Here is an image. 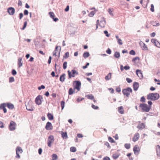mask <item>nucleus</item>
Masks as SVG:
<instances>
[{"label": "nucleus", "instance_id": "obj_59", "mask_svg": "<svg viewBox=\"0 0 160 160\" xmlns=\"http://www.w3.org/2000/svg\"><path fill=\"white\" fill-rule=\"evenodd\" d=\"M89 62L86 63V65L85 66H84L82 67V68L83 69H85L88 66H89Z\"/></svg>", "mask_w": 160, "mask_h": 160}, {"label": "nucleus", "instance_id": "obj_31", "mask_svg": "<svg viewBox=\"0 0 160 160\" xmlns=\"http://www.w3.org/2000/svg\"><path fill=\"white\" fill-rule=\"evenodd\" d=\"M69 54L68 52H66L63 56V59H67L69 57Z\"/></svg>", "mask_w": 160, "mask_h": 160}, {"label": "nucleus", "instance_id": "obj_43", "mask_svg": "<svg viewBox=\"0 0 160 160\" xmlns=\"http://www.w3.org/2000/svg\"><path fill=\"white\" fill-rule=\"evenodd\" d=\"M67 62H64L63 64V68L64 69H65L67 67Z\"/></svg>", "mask_w": 160, "mask_h": 160}, {"label": "nucleus", "instance_id": "obj_57", "mask_svg": "<svg viewBox=\"0 0 160 160\" xmlns=\"http://www.w3.org/2000/svg\"><path fill=\"white\" fill-rule=\"evenodd\" d=\"M106 52L107 53L110 54L111 53V50L109 48H108L106 51Z\"/></svg>", "mask_w": 160, "mask_h": 160}, {"label": "nucleus", "instance_id": "obj_47", "mask_svg": "<svg viewBox=\"0 0 160 160\" xmlns=\"http://www.w3.org/2000/svg\"><path fill=\"white\" fill-rule=\"evenodd\" d=\"M150 10L152 12H154V5L153 4H151V8L150 9Z\"/></svg>", "mask_w": 160, "mask_h": 160}, {"label": "nucleus", "instance_id": "obj_46", "mask_svg": "<svg viewBox=\"0 0 160 160\" xmlns=\"http://www.w3.org/2000/svg\"><path fill=\"white\" fill-rule=\"evenodd\" d=\"M129 54L130 55H135L136 53L135 51L134 50H132L129 52Z\"/></svg>", "mask_w": 160, "mask_h": 160}, {"label": "nucleus", "instance_id": "obj_13", "mask_svg": "<svg viewBox=\"0 0 160 160\" xmlns=\"http://www.w3.org/2000/svg\"><path fill=\"white\" fill-rule=\"evenodd\" d=\"M6 105L5 103H3L0 105V110L3 109L4 113L7 112V109L5 107Z\"/></svg>", "mask_w": 160, "mask_h": 160}, {"label": "nucleus", "instance_id": "obj_10", "mask_svg": "<svg viewBox=\"0 0 160 160\" xmlns=\"http://www.w3.org/2000/svg\"><path fill=\"white\" fill-rule=\"evenodd\" d=\"M16 123L13 121H11V131H14L16 128Z\"/></svg>", "mask_w": 160, "mask_h": 160}, {"label": "nucleus", "instance_id": "obj_7", "mask_svg": "<svg viewBox=\"0 0 160 160\" xmlns=\"http://www.w3.org/2000/svg\"><path fill=\"white\" fill-rule=\"evenodd\" d=\"M43 99L42 97L40 95H39L35 98V102L38 105H41L42 104Z\"/></svg>", "mask_w": 160, "mask_h": 160}, {"label": "nucleus", "instance_id": "obj_62", "mask_svg": "<svg viewBox=\"0 0 160 160\" xmlns=\"http://www.w3.org/2000/svg\"><path fill=\"white\" fill-rule=\"evenodd\" d=\"M104 145L105 146H107L108 148H111L110 146V145H109V143H108V142H105V143H104Z\"/></svg>", "mask_w": 160, "mask_h": 160}, {"label": "nucleus", "instance_id": "obj_4", "mask_svg": "<svg viewBox=\"0 0 160 160\" xmlns=\"http://www.w3.org/2000/svg\"><path fill=\"white\" fill-rule=\"evenodd\" d=\"M132 88L129 87L126 88L122 90L123 94L127 97L129 96L130 94V92H132Z\"/></svg>", "mask_w": 160, "mask_h": 160}, {"label": "nucleus", "instance_id": "obj_38", "mask_svg": "<svg viewBox=\"0 0 160 160\" xmlns=\"http://www.w3.org/2000/svg\"><path fill=\"white\" fill-rule=\"evenodd\" d=\"M65 102L64 101H62L61 102V105L62 108V110L65 106Z\"/></svg>", "mask_w": 160, "mask_h": 160}, {"label": "nucleus", "instance_id": "obj_44", "mask_svg": "<svg viewBox=\"0 0 160 160\" xmlns=\"http://www.w3.org/2000/svg\"><path fill=\"white\" fill-rule=\"evenodd\" d=\"M11 73L13 75L15 76L16 75L17 72L15 70L13 69L12 70Z\"/></svg>", "mask_w": 160, "mask_h": 160}, {"label": "nucleus", "instance_id": "obj_51", "mask_svg": "<svg viewBox=\"0 0 160 160\" xmlns=\"http://www.w3.org/2000/svg\"><path fill=\"white\" fill-rule=\"evenodd\" d=\"M118 43L119 45H122L123 44L122 42V40L120 38L119 39H118L117 40Z\"/></svg>", "mask_w": 160, "mask_h": 160}, {"label": "nucleus", "instance_id": "obj_29", "mask_svg": "<svg viewBox=\"0 0 160 160\" xmlns=\"http://www.w3.org/2000/svg\"><path fill=\"white\" fill-rule=\"evenodd\" d=\"M74 89L73 90L72 88H70L68 90V94L70 95H72L74 92Z\"/></svg>", "mask_w": 160, "mask_h": 160}, {"label": "nucleus", "instance_id": "obj_27", "mask_svg": "<svg viewBox=\"0 0 160 160\" xmlns=\"http://www.w3.org/2000/svg\"><path fill=\"white\" fill-rule=\"evenodd\" d=\"M105 23L106 21L105 20L101 21L100 22L99 25L101 28H104V27Z\"/></svg>", "mask_w": 160, "mask_h": 160}, {"label": "nucleus", "instance_id": "obj_30", "mask_svg": "<svg viewBox=\"0 0 160 160\" xmlns=\"http://www.w3.org/2000/svg\"><path fill=\"white\" fill-rule=\"evenodd\" d=\"M58 48H60L59 51V52H58V58H59V57H60V52H61V48L60 46H59V47L58 46H57L55 47V50L54 51H55L56 52L58 51Z\"/></svg>", "mask_w": 160, "mask_h": 160}, {"label": "nucleus", "instance_id": "obj_26", "mask_svg": "<svg viewBox=\"0 0 160 160\" xmlns=\"http://www.w3.org/2000/svg\"><path fill=\"white\" fill-rule=\"evenodd\" d=\"M89 56V53L88 52H84L83 54V56L85 58H88Z\"/></svg>", "mask_w": 160, "mask_h": 160}, {"label": "nucleus", "instance_id": "obj_39", "mask_svg": "<svg viewBox=\"0 0 160 160\" xmlns=\"http://www.w3.org/2000/svg\"><path fill=\"white\" fill-rule=\"evenodd\" d=\"M27 24V22L26 21L24 22V24L23 26V27L21 28L22 30H24L26 28Z\"/></svg>", "mask_w": 160, "mask_h": 160}, {"label": "nucleus", "instance_id": "obj_21", "mask_svg": "<svg viewBox=\"0 0 160 160\" xmlns=\"http://www.w3.org/2000/svg\"><path fill=\"white\" fill-rule=\"evenodd\" d=\"M61 134L63 138L66 139L68 138L67 133L66 132H62Z\"/></svg>", "mask_w": 160, "mask_h": 160}, {"label": "nucleus", "instance_id": "obj_64", "mask_svg": "<svg viewBox=\"0 0 160 160\" xmlns=\"http://www.w3.org/2000/svg\"><path fill=\"white\" fill-rule=\"evenodd\" d=\"M103 160H110V158L107 156L104 157L103 158Z\"/></svg>", "mask_w": 160, "mask_h": 160}, {"label": "nucleus", "instance_id": "obj_8", "mask_svg": "<svg viewBox=\"0 0 160 160\" xmlns=\"http://www.w3.org/2000/svg\"><path fill=\"white\" fill-rule=\"evenodd\" d=\"M140 148L137 145H135L133 148L134 154L136 155H138L140 152Z\"/></svg>", "mask_w": 160, "mask_h": 160}, {"label": "nucleus", "instance_id": "obj_28", "mask_svg": "<svg viewBox=\"0 0 160 160\" xmlns=\"http://www.w3.org/2000/svg\"><path fill=\"white\" fill-rule=\"evenodd\" d=\"M86 96L87 97L88 99L90 100H93L94 99V96L92 94L87 95Z\"/></svg>", "mask_w": 160, "mask_h": 160}, {"label": "nucleus", "instance_id": "obj_50", "mask_svg": "<svg viewBox=\"0 0 160 160\" xmlns=\"http://www.w3.org/2000/svg\"><path fill=\"white\" fill-rule=\"evenodd\" d=\"M45 88V86L44 85H41V86L38 87V89L39 90H41L42 89H44Z\"/></svg>", "mask_w": 160, "mask_h": 160}, {"label": "nucleus", "instance_id": "obj_58", "mask_svg": "<svg viewBox=\"0 0 160 160\" xmlns=\"http://www.w3.org/2000/svg\"><path fill=\"white\" fill-rule=\"evenodd\" d=\"M157 39H151V42L152 43L154 44V45L156 44V42H157Z\"/></svg>", "mask_w": 160, "mask_h": 160}, {"label": "nucleus", "instance_id": "obj_22", "mask_svg": "<svg viewBox=\"0 0 160 160\" xmlns=\"http://www.w3.org/2000/svg\"><path fill=\"white\" fill-rule=\"evenodd\" d=\"M47 116L49 120H52L53 119V115L51 113L48 112L47 114Z\"/></svg>", "mask_w": 160, "mask_h": 160}, {"label": "nucleus", "instance_id": "obj_49", "mask_svg": "<svg viewBox=\"0 0 160 160\" xmlns=\"http://www.w3.org/2000/svg\"><path fill=\"white\" fill-rule=\"evenodd\" d=\"M92 107L93 109H96V110L98 109L99 108L98 107V106H95L93 104H92Z\"/></svg>", "mask_w": 160, "mask_h": 160}, {"label": "nucleus", "instance_id": "obj_53", "mask_svg": "<svg viewBox=\"0 0 160 160\" xmlns=\"http://www.w3.org/2000/svg\"><path fill=\"white\" fill-rule=\"evenodd\" d=\"M126 80L128 83H130L132 81V80L131 79L128 78H126Z\"/></svg>", "mask_w": 160, "mask_h": 160}, {"label": "nucleus", "instance_id": "obj_41", "mask_svg": "<svg viewBox=\"0 0 160 160\" xmlns=\"http://www.w3.org/2000/svg\"><path fill=\"white\" fill-rule=\"evenodd\" d=\"M152 25L154 26H158L159 25V23L158 22H156L154 21H153L152 22Z\"/></svg>", "mask_w": 160, "mask_h": 160}, {"label": "nucleus", "instance_id": "obj_14", "mask_svg": "<svg viewBox=\"0 0 160 160\" xmlns=\"http://www.w3.org/2000/svg\"><path fill=\"white\" fill-rule=\"evenodd\" d=\"M136 74L140 78H143L142 73L141 71L139 69H137L136 71Z\"/></svg>", "mask_w": 160, "mask_h": 160}, {"label": "nucleus", "instance_id": "obj_5", "mask_svg": "<svg viewBox=\"0 0 160 160\" xmlns=\"http://www.w3.org/2000/svg\"><path fill=\"white\" fill-rule=\"evenodd\" d=\"M68 78H71L72 77H74L76 75H78V72L75 69H72L71 71L68 70Z\"/></svg>", "mask_w": 160, "mask_h": 160}, {"label": "nucleus", "instance_id": "obj_12", "mask_svg": "<svg viewBox=\"0 0 160 160\" xmlns=\"http://www.w3.org/2000/svg\"><path fill=\"white\" fill-rule=\"evenodd\" d=\"M22 58L20 57L18 58V68L21 67L22 66Z\"/></svg>", "mask_w": 160, "mask_h": 160}, {"label": "nucleus", "instance_id": "obj_20", "mask_svg": "<svg viewBox=\"0 0 160 160\" xmlns=\"http://www.w3.org/2000/svg\"><path fill=\"white\" fill-rule=\"evenodd\" d=\"M113 56L116 58H119L120 56V53L119 52L116 51L115 52Z\"/></svg>", "mask_w": 160, "mask_h": 160}, {"label": "nucleus", "instance_id": "obj_25", "mask_svg": "<svg viewBox=\"0 0 160 160\" xmlns=\"http://www.w3.org/2000/svg\"><path fill=\"white\" fill-rule=\"evenodd\" d=\"M23 151L21 148L19 147H18L16 148V152H19L21 153Z\"/></svg>", "mask_w": 160, "mask_h": 160}, {"label": "nucleus", "instance_id": "obj_18", "mask_svg": "<svg viewBox=\"0 0 160 160\" xmlns=\"http://www.w3.org/2000/svg\"><path fill=\"white\" fill-rule=\"evenodd\" d=\"M65 75H66L65 73H63L60 76L59 79L61 82H62L64 81L65 78Z\"/></svg>", "mask_w": 160, "mask_h": 160}, {"label": "nucleus", "instance_id": "obj_37", "mask_svg": "<svg viewBox=\"0 0 160 160\" xmlns=\"http://www.w3.org/2000/svg\"><path fill=\"white\" fill-rule=\"evenodd\" d=\"M131 144L130 143H126L124 144L125 148L128 149L130 148Z\"/></svg>", "mask_w": 160, "mask_h": 160}, {"label": "nucleus", "instance_id": "obj_2", "mask_svg": "<svg viewBox=\"0 0 160 160\" xmlns=\"http://www.w3.org/2000/svg\"><path fill=\"white\" fill-rule=\"evenodd\" d=\"M139 107L141 108L143 112H148L150 110V107H148V105L144 103H140Z\"/></svg>", "mask_w": 160, "mask_h": 160}, {"label": "nucleus", "instance_id": "obj_34", "mask_svg": "<svg viewBox=\"0 0 160 160\" xmlns=\"http://www.w3.org/2000/svg\"><path fill=\"white\" fill-rule=\"evenodd\" d=\"M70 151L71 152H74L76 151V148L75 147H72L70 148Z\"/></svg>", "mask_w": 160, "mask_h": 160}, {"label": "nucleus", "instance_id": "obj_54", "mask_svg": "<svg viewBox=\"0 0 160 160\" xmlns=\"http://www.w3.org/2000/svg\"><path fill=\"white\" fill-rule=\"evenodd\" d=\"M139 59H140V58L139 57H136L135 58H133V59L132 60V62H134L136 60H139Z\"/></svg>", "mask_w": 160, "mask_h": 160}, {"label": "nucleus", "instance_id": "obj_16", "mask_svg": "<svg viewBox=\"0 0 160 160\" xmlns=\"http://www.w3.org/2000/svg\"><path fill=\"white\" fill-rule=\"evenodd\" d=\"M118 111L121 114H123L124 113L123 108L122 106L119 107L118 108Z\"/></svg>", "mask_w": 160, "mask_h": 160}, {"label": "nucleus", "instance_id": "obj_24", "mask_svg": "<svg viewBox=\"0 0 160 160\" xmlns=\"http://www.w3.org/2000/svg\"><path fill=\"white\" fill-rule=\"evenodd\" d=\"M26 109L28 111H33V109L32 107H30L29 104H27L26 105Z\"/></svg>", "mask_w": 160, "mask_h": 160}, {"label": "nucleus", "instance_id": "obj_40", "mask_svg": "<svg viewBox=\"0 0 160 160\" xmlns=\"http://www.w3.org/2000/svg\"><path fill=\"white\" fill-rule=\"evenodd\" d=\"M49 14L50 17L52 18H54L55 17L54 14L52 12H49Z\"/></svg>", "mask_w": 160, "mask_h": 160}, {"label": "nucleus", "instance_id": "obj_32", "mask_svg": "<svg viewBox=\"0 0 160 160\" xmlns=\"http://www.w3.org/2000/svg\"><path fill=\"white\" fill-rule=\"evenodd\" d=\"M108 12L109 14L111 16H113V14L112 13V12L113 11V9L112 8H109L108 9Z\"/></svg>", "mask_w": 160, "mask_h": 160}, {"label": "nucleus", "instance_id": "obj_35", "mask_svg": "<svg viewBox=\"0 0 160 160\" xmlns=\"http://www.w3.org/2000/svg\"><path fill=\"white\" fill-rule=\"evenodd\" d=\"M15 12V10L14 8L11 7V15H13Z\"/></svg>", "mask_w": 160, "mask_h": 160}, {"label": "nucleus", "instance_id": "obj_23", "mask_svg": "<svg viewBox=\"0 0 160 160\" xmlns=\"http://www.w3.org/2000/svg\"><path fill=\"white\" fill-rule=\"evenodd\" d=\"M112 73L109 72L108 74L105 76V79L106 80H109L111 79V78Z\"/></svg>", "mask_w": 160, "mask_h": 160}, {"label": "nucleus", "instance_id": "obj_9", "mask_svg": "<svg viewBox=\"0 0 160 160\" xmlns=\"http://www.w3.org/2000/svg\"><path fill=\"white\" fill-rule=\"evenodd\" d=\"M45 129L47 130H51L53 128V126L51 122H48L45 127Z\"/></svg>", "mask_w": 160, "mask_h": 160}, {"label": "nucleus", "instance_id": "obj_15", "mask_svg": "<svg viewBox=\"0 0 160 160\" xmlns=\"http://www.w3.org/2000/svg\"><path fill=\"white\" fill-rule=\"evenodd\" d=\"M139 137V134L138 133H136L132 138V141L136 142L137 141Z\"/></svg>", "mask_w": 160, "mask_h": 160}, {"label": "nucleus", "instance_id": "obj_56", "mask_svg": "<svg viewBox=\"0 0 160 160\" xmlns=\"http://www.w3.org/2000/svg\"><path fill=\"white\" fill-rule=\"evenodd\" d=\"M140 101L142 102H145V98L144 96L142 97L140 99Z\"/></svg>", "mask_w": 160, "mask_h": 160}, {"label": "nucleus", "instance_id": "obj_33", "mask_svg": "<svg viewBox=\"0 0 160 160\" xmlns=\"http://www.w3.org/2000/svg\"><path fill=\"white\" fill-rule=\"evenodd\" d=\"M52 160H56L58 159V156L55 154H53L52 155Z\"/></svg>", "mask_w": 160, "mask_h": 160}, {"label": "nucleus", "instance_id": "obj_17", "mask_svg": "<svg viewBox=\"0 0 160 160\" xmlns=\"http://www.w3.org/2000/svg\"><path fill=\"white\" fill-rule=\"evenodd\" d=\"M137 128L140 130H142L145 128V124L143 123H142L137 126Z\"/></svg>", "mask_w": 160, "mask_h": 160}, {"label": "nucleus", "instance_id": "obj_55", "mask_svg": "<svg viewBox=\"0 0 160 160\" xmlns=\"http://www.w3.org/2000/svg\"><path fill=\"white\" fill-rule=\"evenodd\" d=\"M148 107H150V108L151 109V106L152 104V102L151 101H148Z\"/></svg>", "mask_w": 160, "mask_h": 160}, {"label": "nucleus", "instance_id": "obj_36", "mask_svg": "<svg viewBox=\"0 0 160 160\" xmlns=\"http://www.w3.org/2000/svg\"><path fill=\"white\" fill-rule=\"evenodd\" d=\"M119 156V154H112V157L114 159L118 158Z\"/></svg>", "mask_w": 160, "mask_h": 160}, {"label": "nucleus", "instance_id": "obj_6", "mask_svg": "<svg viewBox=\"0 0 160 160\" xmlns=\"http://www.w3.org/2000/svg\"><path fill=\"white\" fill-rule=\"evenodd\" d=\"M54 141V136L52 135H50L48 138V145L49 147L51 146V144L53 143Z\"/></svg>", "mask_w": 160, "mask_h": 160}, {"label": "nucleus", "instance_id": "obj_60", "mask_svg": "<svg viewBox=\"0 0 160 160\" xmlns=\"http://www.w3.org/2000/svg\"><path fill=\"white\" fill-rule=\"evenodd\" d=\"M123 68L125 70H127L130 69V67L129 66L126 65Z\"/></svg>", "mask_w": 160, "mask_h": 160}, {"label": "nucleus", "instance_id": "obj_1", "mask_svg": "<svg viewBox=\"0 0 160 160\" xmlns=\"http://www.w3.org/2000/svg\"><path fill=\"white\" fill-rule=\"evenodd\" d=\"M160 97L158 93H152L148 94L147 96V99L151 101H155L158 100Z\"/></svg>", "mask_w": 160, "mask_h": 160}, {"label": "nucleus", "instance_id": "obj_3", "mask_svg": "<svg viewBox=\"0 0 160 160\" xmlns=\"http://www.w3.org/2000/svg\"><path fill=\"white\" fill-rule=\"evenodd\" d=\"M81 83L79 81H75L73 82V85L74 86V89H77L78 91H80L81 87Z\"/></svg>", "mask_w": 160, "mask_h": 160}, {"label": "nucleus", "instance_id": "obj_52", "mask_svg": "<svg viewBox=\"0 0 160 160\" xmlns=\"http://www.w3.org/2000/svg\"><path fill=\"white\" fill-rule=\"evenodd\" d=\"M104 33L105 34L106 37H108L110 36V34L108 33V32L107 30H105L104 31Z\"/></svg>", "mask_w": 160, "mask_h": 160}, {"label": "nucleus", "instance_id": "obj_63", "mask_svg": "<svg viewBox=\"0 0 160 160\" xmlns=\"http://www.w3.org/2000/svg\"><path fill=\"white\" fill-rule=\"evenodd\" d=\"M23 12H24V14L25 15H27L28 14V10H26V9Z\"/></svg>", "mask_w": 160, "mask_h": 160}, {"label": "nucleus", "instance_id": "obj_19", "mask_svg": "<svg viewBox=\"0 0 160 160\" xmlns=\"http://www.w3.org/2000/svg\"><path fill=\"white\" fill-rule=\"evenodd\" d=\"M157 154L158 157H160V146L158 145L157 146Z\"/></svg>", "mask_w": 160, "mask_h": 160}, {"label": "nucleus", "instance_id": "obj_11", "mask_svg": "<svg viewBox=\"0 0 160 160\" xmlns=\"http://www.w3.org/2000/svg\"><path fill=\"white\" fill-rule=\"evenodd\" d=\"M133 90L135 91H137L139 87V83L137 82H134L133 84Z\"/></svg>", "mask_w": 160, "mask_h": 160}, {"label": "nucleus", "instance_id": "obj_48", "mask_svg": "<svg viewBox=\"0 0 160 160\" xmlns=\"http://www.w3.org/2000/svg\"><path fill=\"white\" fill-rule=\"evenodd\" d=\"M94 14V11H92L89 14V16L90 17H92L93 16Z\"/></svg>", "mask_w": 160, "mask_h": 160}, {"label": "nucleus", "instance_id": "obj_61", "mask_svg": "<svg viewBox=\"0 0 160 160\" xmlns=\"http://www.w3.org/2000/svg\"><path fill=\"white\" fill-rule=\"evenodd\" d=\"M155 45L158 48H160V43L158 41L156 42Z\"/></svg>", "mask_w": 160, "mask_h": 160}, {"label": "nucleus", "instance_id": "obj_42", "mask_svg": "<svg viewBox=\"0 0 160 160\" xmlns=\"http://www.w3.org/2000/svg\"><path fill=\"white\" fill-rule=\"evenodd\" d=\"M108 141L109 142H111L112 143H114L115 142V141L111 137H109L108 138Z\"/></svg>", "mask_w": 160, "mask_h": 160}, {"label": "nucleus", "instance_id": "obj_45", "mask_svg": "<svg viewBox=\"0 0 160 160\" xmlns=\"http://www.w3.org/2000/svg\"><path fill=\"white\" fill-rule=\"evenodd\" d=\"M142 49L143 50H148V48L145 43L142 46Z\"/></svg>", "mask_w": 160, "mask_h": 160}]
</instances>
